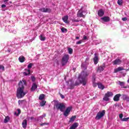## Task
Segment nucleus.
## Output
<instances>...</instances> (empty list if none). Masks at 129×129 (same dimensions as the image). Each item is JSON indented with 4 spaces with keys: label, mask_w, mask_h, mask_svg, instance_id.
<instances>
[{
    "label": "nucleus",
    "mask_w": 129,
    "mask_h": 129,
    "mask_svg": "<svg viewBox=\"0 0 129 129\" xmlns=\"http://www.w3.org/2000/svg\"><path fill=\"white\" fill-rule=\"evenodd\" d=\"M89 75V74L88 72H82L81 75L79 76L78 81H77L75 84H73L72 80H69L68 82L69 85H70V88H69V89H73L74 88V86L79 85L80 83H82L83 85H86V82L87 81L86 77H87Z\"/></svg>",
    "instance_id": "f257e3e1"
},
{
    "label": "nucleus",
    "mask_w": 129,
    "mask_h": 129,
    "mask_svg": "<svg viewBox=\"0 0 129 129\" xmlns=\"http://www.w3.org/2000/svg\"><path fill=\"white\" fill-rule=\"evenodd\" d=\"M26 81L23 80L22 81H20L17 91V96L18 98H23V97L28 93V91H24V89H25L24 85H26Z\"/></svg>",
    "instance_id": "f03ea898"
},
{
    "label": "nucleus",
    "mask_w": 129,
    "mask_h": 129,
    "mask_svg": "<svg viewBox=\"0 0 129 129\" xmlns=\"http://www.w3.org/2000/svg\"><path fill=\"white\" fill-rule=\"evenodd\" d=\"M69 54H64L61 59V64L62 66H64L66 65L67 63H68V61L69 60Z\"/></svg>",
    "instance_id": "7ed1b4c3"
},
{
    "label": "nucleus",
    "mask_w": 129,
    "mask_h": 129,
    "mask_svg": "<svg viewBox=\"0 0 129 129\" xmlns=\"http://www.w3.org/2000/svg\"><path fill=\"white\" fill-rule=\"evenodd\" d=\"M104 114H105V110H104L102 111L98 112L95 117V119L97 120L100 119L103 117V116H104Z\"/></svg>",
    "instance_id": "20e7f679"
},
{
    "label": "nucleus",
    "mask_w": 129,
    "mask_h": 129,
    "mask_svg": "<svg viewBox=\"0 0 129 129\" xmlns=\"http://www.w3.org/2000/svg\"><path fill=\"white\" fill-rule=\"evenodd\" d=\"M56 107L57 109H59L60 111H64V109L66 108V106H65V104L61 103H58L56 105Z\"/></svg>",
    "instance_id": "39448f33"
},
{
    "label": "nucleus",
    "mask_w": 129,
    "mask_h": 129,
    "mask_svg": "<svg viewBox=\"0 0 129 129\" xmlns=\"http://www.w3.org/2000/svg\"><path fill=\"white\" fill-rule=\"evenodd\" d=\"M72 108L71 107H69L67 108L65 111L63 112V115L64 116H68L69 115V114L70 113V112L71 111V109Z\"/></svg>",
    "instance_id": "423d86ee"
},
{
    "label": "nucleus",
    "mask_w": 129,
    "mask_h": 129,
    "mask_svg": "<svg viewBox=\"0 0 129 129\" xmlns=\"http://www.w3.org/2000/svg\"><path fill=\"white\" fill-rule=\"evenodd\" d=\"M42 13H51V9L48 8H42L39 10Z\"/></svg>",
    "instance_id": "0eeeda50"
},
{
    "label": "nucleus",
    "mask_w": 129,
    "mask_h": 129,
    "mask_svg": "<svg viewBox=\"0 0 129 129\" xmlns=\"http://www.w3.org/2000/svg\"><path fill=\"white\" fill-rule=\"evenodd\" d=\"M113 65H119L121 63V60L119 59H116L115 60L112 61Z\"/></svg>",
    "instance_id": "6e6552de"
},
{
    "label": "nucleus",
    "mask_w": 129,
    "mask_h": 129,
    "mask_svg": "<svg viewBox=\"0 0 129 129\" xmlns=\"http://www.w3.org/2000/svg\"><path fill=\"white\" fill-rule=\"evenodd\" d=\"M101 20L103 21H102V23H103V22H109V21H110V18H109V17H104L101 18Z\"/></svg>",
    "instance_id": "1a4fd4ad"
},
{
    "label": "nucleus",
    "mask_w": 129,
    "mask_h": 129,
    "mask_svg": "<svg viewBox=\"0 0 129 129\" xmlns=\"http://www.w3.org/2000/svg\"><path fill=\"white\" fill-rule=\"evenodd\" d=\"M78 125H79L78 122H75L72 126H71L70 129H76L77 127H78Z\"/></svg>",
    "instance_id": "9d476101"
},
{
    "label": "nucleus",
    "mask_w": 129,
    "mask_h": 129,
    "mask_svg": "<svg viewBox=\"0 0 129 129\" xmlns=\"http://www.w3.org/2000/svg\"><path fill=\"white\" fill-rule=\"evenodd\" d=\"M98 15L99 17H102L104 15V11L102 10H99L98 11Z\"/></svg>",
    "instance_id": "9b49d317"
},
{
    "label": "nucleus",
    "mask_w": 129,
    "mask_h": 129,
    "mask_svg": "<svg viewBox=\"0 0 129 129\" xmlns=\"http://www.w3.org/2000/svg\"><path fill=\"white\" fill-rule=\"evenodd\" d=\"M27 122L28 121L27 120V119H24L23 122H22V126L23 127V128H26L27 127Z\"/></svg>",
    "instance_id": "f8f14e48"
},
{
    "label": "nucleus",
    "mask_w": 129,
    "mask_h": 129,
    "mask_svg": "<svg viewBox=\"0 0 129 129\" xmlns=\"http://www.w3.org/2000/svg\"><path fill=\"white\" fill-rule=\"evenodd\" d=\"M77 16L79 18H85V16L83 14V12H81V11H79L77 14Z\"/></svg>",
    "instance_id": "ddd939ff"
},
{
    "label": "nucleus",
    "mask_w": 129,
    "mask_h": 129,
    "mask_svg": "<svg viewBox=\"0 0 129 129\" xmlns=\"http://www.w3.org/2000/svg\"><path fill=\"white\" fill-rule=\"evenodd\" d=\"M121 94H117L116 95L114 98H113V100L114 101H118L119 100V97H120Z\"/></svg>",
    "instance_id": "4468645a"
},
{
    "label": "nucleus",
    "mask_w": 129,
    "mask_h": 129,
    "mask_svg": "<svg viewBox=\"0 0 129 129\" xmlns=\"http://www.w3.org/2000/svg\"><path fill=\"white\" fill-rule=\"evenodd\" d=\"M36 88H38V86H37V84H36V83H33L31 87V91H34V90H36Z\"/></svg>",
    "instance_id": "2eb2a0df"
},
{
    "label": "nucleus",
    "mask_w": 129,
    "mask_h": 129,
    "mask_svg": "<svg viewBox=\"0 0 129 129\" xmlns=\"http://www.w3.org/2000/svg\"><path fill=\"white\" fill-rule=\"evenodd\" d=\"M105 67H104V66L99 67L98 68L97 72H102V71H103V70H104Z\"/></svg>",
    "instance_id": "dca6fc26"
},
{
    "label": "nucleus",
    "mask_w": 129,
    "mask_h": 129,
    "mask_svg": "<svg viewBox=\"0 0 129 129\" xmlns=\"http://www.w3.org/2000/svg\"><path fill=\"white\" fill-rule=\"evenodd\" d=\"M26 72H23V75L27 76V75H30L31 74V71L29 69L25 70Z\"/></svg>",
    "instance_id": "f3484780"
},
{
    "label": "nucleus",
    "mask_w": 129,
    "mask_h": 129,
    "mask_svg": "<svg viewBox=\"0 0 129 129\" xmlns=\"http://www.w3.org/2000/svg\"><path fill=\"white\" fill-rule=\"evenodd\" d=\"M25 57H24L23 56H21L19 57V62H21V63H23V62H25Z\"/></svg>",
    "instance_id": "a211bd4d"
},
{
    "label": "nucleus",
    "mask_w": 129,
    "mask_h": 129,
    "mask_svg": "<svg viewBox=\"0 0 129 129\" xmlns=\"http://www.w3.org/2000/svg\"><path fill=\"white\" fill-rule=\"evenodd\" d=\"M94 62L95 64H97V63H98V57H97V55H96V53L95 54Z\"/></svg>",
    "instance_id": "6ab92c4d"
},
{
    "label": "nucleus",
    "mask_w": 129,
    "mask_h": 129,
    "mask_svg": "<svg viewBox=\"0 0 129 129\" xmlns=\"http://www.w3.org/2000/svg\"><path fill=\"white\" fill-rule=\"evenodd\" d=\"M10 116H6L4 119V123H8V122L10 121Z\"/></svg>",
    "instance_id": "aec40b11"
},
{
    "label": "nucleus",
    "mask_w": 129,
    "mask_h": 129,
    "mask_svg": "<svg viewBox=\"0 0 129 129\" xmlns=\"http://www.w3.org/2000/svg\"><path fill=\"white\" fill-rule=\"evenodd\" d=\"M98 87L102 90H103V89H104V86H103V85H102V84L101 83L98 84Z\"/></svg>",
    "instance_id": "412c9836"
},
{
    "label": "nucleus",
    "mask_w": 129,
    "mask_h": 129,
    "mask_svg": "<svg viewBox=\"0 0 129 129\" xmlns=\"http://www.w3.org/2000/svg\"><path fill=\"white\" fill-rule=\"evenodd\" d=\"M118 84H119V85L121 86L123 88H126V87H124V82L118 81Z\"/></svg>",
    "instance_id": "4be33fe9"
},
{
    "label": "nucleus",
    "mask_w": 129,
    "mask_h": 129,
    "mask_svg": "<svg viewBox=\"0 0 129 129\" xmlns=\"http://www.w3.org/2000/svg\"><path fill=\"white\" fill-rule=\"evenodd\" d=\"M62 20L64 23H68V16H66L63 18H62Z\"/></svg>",
    "instance_id": "5701e85b"
},
{
    "label": "nucleus",
    "mask_w": 129,
    "mask_h": 129,
    "mask_svg": "<svg viewBox=\"0 0 129 129\" xmlns=\"http://www.w3.org/2000/svg\"><path fill=\"white\" fill-rule=\"evenodd\" d=\"M76 119V116H72V117L70 118L69 122H73L74 120Z\"/></svg>",
    "instance_id": "b1692460"
},
{
    "label": "nucleus",
    "mask_w": 129,
    "mask_h": 129,
    "mask_svg": "<svg viewBox=\"0 0 129 129\" xmlns=\"http://www.w3.org/2000/svg\"><path fill=\"white\" fill-rule=\"evenodd\" d=\"M40 40L41 41H45L46 40V37L44 35L41 34L40 37Z\"/></svg>",
    "instance_id": "393cba45"
},
{
    "label": "nucleus",
    "mask_w": 129,
    "mask_h": 129,
    "mask_svg": "<svg viewBox=\"0 0 129 129\" xmlns=\"http://www.w3.org/2000/svg\"><path fill=\"white\" fill-rule=\"evenodd\" d=\"M122 70H123L122 68L118 67V68L114 70V72H115V73H116L119 72V71H121Z\"/></svg>",
    "instance_id": "a878e982"
},
{
    "label": "nucleus",
    "mask_w": 129,
    "mask_h": 129,
    "mask_svg": "<svg viewBox=\"0 0 129 129\" xmlns=\"http://www.w3.org/2000/svg\"><path fill=\"white\" fill-rule=\"evenodd\" d=\"M105 95L108 96V97H111V96H112V95H113V94L112 92H107V93L105 94Z\"/></svg>",
    "instance_id": "bb28decb"
},
{
    "label": "nucleus",
    "mask_w": 129,
    "mask_h": 129,
    "mask_svg": "<svg viewBox=\"0 0 129 129\" xmlns=\"http://www.w3.org/2000/svg\"><path fill=\"white\" fill-rule=\"evenodd\" d=\"M43 98H45V95L44 94H40L39 97V100H42Z\"/></svg>",
    "instance_id": "cd10ccee"
},
{
    "label": "nucleus",
    "mask_w": 129,
    "mask_h": 129,
    "mask_svg": "<svg viewBox=\"0 0 129 129\" xmlns=\"http://www.w3.org/2000/svg\"><path fill=\"white\" fill-rule=\"evenodd\" d=\"M18 103L19 105H23V104H25V100H19Z\"/></svg>",
    "instance_id": "c85d7f7f"
},
{
    "label": "nucleus",
    "mask_w": 129,
    "mask_h": 129,
    "mask_svg": "<svg viewBox=\"0 0 129 129\" xmlns=\"http://www.w3.org/2000/svg\"><path fill=\"white\" fill-rule=\"evenodd\" d=\"M123 98L124 100H126V101H128L129 100V97H127V96L124 95L123 96Z\"/></svg>",
    "instance_id": "c756f323"
},
{
    "label": "nucleus",
    "mask_w": 129,
    "mask_h": 129,
    "mask_svg": "<svg viewBox=\"0 0 129 129\" xmlns=\"http://www.w3.org/2000/svg\"><path fill=\"white\" fill-rule=\"evenodd\" d=\"M68 51L69 54H72V53H73V49L71 48H69Z\"/></svg>",
    "instance_id": "7c9ffc66"
},
{
    "label": "nucleus",
    "mask_w": 129,
    "mask_h": 129,
    "mask_svg": "<svg viewBox=\"0 0 129 129\" xmlns=\"http://www.w3.org/2000/svg\"><path fill=\"white\" fill-rule=\"evenodd\" d=\"M92 80L93 81V84H94L95 83V75L94 74L93 75Z\"/></svg>",
    "instance_id": "2f4dec72"
},
{
    "label": "nucleus",
    "mask_w": 129,
    "mask_h": 129,
    "mask_svg": "<svg viewBox=\"0 0 129 129\" xmlns=\"http://www.w3.org/2000/svg\"><path fill=\"white\" fill-rule=\"evenodd\" d=\"M109 97L107 96L106 95H105V97L103 98V100L105 101H108L109 100V98H108Z\"/></svg>",
    "instance_id": "473e14b6"
},
{
    "label": "nucleus",
    "mask_w": 129,
    "mask_h": 129,
    "mask_svg": "<svg viewBox=\"0 0 129 129\" xmlns=\"http://www.w3.org/2000/svg\"><path fill=\"white\" fill-rule=\"evenodd\" d=\"M117 4L119 6H121L122 5V0H118Z\"/></svg>",
    "instance_id": "72a5a7b5"
},
{
    "label": "nucleus",
    "mask_w": 129,
    "mask_h": 129,
    "mask_svg": "<svg viewBox=\"0 0 129 129\" xmlns=\"http://www.w3.org/2000/svg\"><path fill=\"white\" fill-rule=\"evenodd\" d=\"M45 104H46V101H42L40 103V105H41V106H44V105H45Z\"/></svg>",
    "instance_id": "f704fd0d"
},
{
    "label": "nucleus",
    "mask_w": 129,
    "mask_h": 129,
    "mask_svg": "<svg viewBox=\"0 0 129 129\" xmlns=\"http://www.w3.org/2000/svg\"><path fill=\"white\" fill-rule=\"evenodd\" d=\"M128 119H129V117L123 118L121 119V121H127V120H128Z\"/></svg>",
    "instance_id": "c9c22d12"
},
{
    "label": "nucleus",
    "mask_w": 129,
    "mask_h": 129,
    "mask_svg": "<svg viewBox=\"0 0 129 129\" xmlns=\"http://www.w3.org/2000/svg\"><path fill=\"white\" fill-rule=\"evenodd\" d=\"M61 31L62 32V33H65V32H67V29L64 27H62L61 28Z\"/></svg>",
    "instance_id": "e433bc0d"
},
{
    "label": "nucleus",
    "mask_w": 129,
    "mask_h": 129,
    "mask_svg": "<svg viewBox=\"0 0 129 129\" xmlns=\"http://www.w3.org/2000/svg\"><path fill=\"white\" fill-rule=\"evenodd\" d=\"M0 70L5 71V67H4L3 65L0 66Z\"/></svg>",
    "instance_id": "4c0bfd02"
},
{
    "label": "nucleus",
    "mask_w": 129,
    "mask_h": 129,
    "mask_svg": "<svg viewBox=\"0 0 129 129\" xmlns=\"http://www.w3.org/2000/svg\"><path fill=\"white\" fill-rule=\"evenodd\" d=\"M32 67H33V63H30L28 64V69H30V68H32Z\"/></svg>",
    "instance_id": "58836bf2"
},
{
    "label": "nucleus",
    "mask_w": 129,
    "mask_h": 129,
    "mask_svg": "<svg viewBox=\"0 0 129 129\" xmlns=\"http://www.w3.org/2000/svg\"><path fill=\"white\" fill-rule=\"evenodd\" d=\"M82 40H79V41L76 42L77 45H79V44H81L82 43Z\"/></svg>",
    "instance_id": "ea45409f"
},
{
    "label": "nucleus",
    "mask_w": 129,
    "mask_h": 129,
    "mask_svg": "<svg viewBox=\"0 0 129 129\" xmlns=\"http://www.w3.org/2000/svg\"><path fill=\"white\" fill-rule=\"evenodd\" d=\"M31 80L33 81V82H35V81L36 80V78L35 77H31Z\"/></svg>",
    "instance_id": "a19ab883"
},
{
    "label": "nucleus",
    "mask_w": 129,
    "mask_h": 129,
    "mask_svg": "<svg viewBox=\"0 0 129 129\" xmlns=\"http://www.w3.org/2000/svg\"><path fill=\"white\" fill-rule=\"evenodd\" d=\"M48 123L44 122V123H42L40 124V125L41 126H43V125H48Z\"/></svg>",
    "instance_id": "79ce46f5"
},
{
    "label": "nucleus",
    "mask_w": 129,
    "mask_h": 129,
    "mask_svg": "<svg viewBox=\"0 0 129 129\" xmlns=\"http://www.w3.org/2000/svg\"><path fill=\"white\" fill-rule=\"evenodd\" d=\"M123 116V115H122V114H120L119 115V118H120L121 119H122V117Z\"/></svg>",
    "instance_id": "37998d69"
},
{
    "label": "nucleus",
    "mask_w": 129,
    "mask_h": 129,
    "mask_svg": "<svg viewBox=\"0 0 129 129\" xmlns=\"http://www.w3.org/2000/svg\"><path fill=\"white\" fill-rule=\"evenodd\" d=\"M72 22H79V20H76V19H73Z\"/></svg>",
    "instance_id": "c03bdc74"
},
{
    "label": "nucleus",
    "mask_w": 129,
    "mask_h": 129,
    "mask_svg": "<svg viewBox=\"0 0 129 129\" xmlns=\"http://www.w3.org/2000/svg\"><path fill=\"white\" fill-rule=\"evenodd\" d=\"M82 68H84V69H86V67L84 65V63L82 64Z\"/></svg>",
    "instance_id": "a18cd8bd"
},
{
    "label": "nucleus",
    "mask_w": 129,
    "mask_h": 129,
    "mask_svg": "<svg viewBox=\"0 0 129 129\" xmlns=\"http://www.w3.org/2000/svg\"><path fill=\"white\" fill-rule=\"evenodd\" d=\"M45 116H46V115L44 114V115L41 116L40 117V118L43 119V117H45Z\"/></svg>",
    "instance_id": "49530a36"
},
{
    "label": "nucleus",
    "mask_w": 129,
    "mask_h": 129,
    "mask_svg": "<svg viewBox=\"0 0 129 129\" xmlns=\"http://www.w3.org/2000/svg\"><path fill=\"white\" fill-rule=\"evenodd\" d=\"M83 40H87V37L86 36H84Z\"/></svg>",
    "instance_id": "de8ad7c7"
},
{
    "label": "nucleus",
    "mask_w": 129,
    "mask_h": 129,
    "mask_svg": "<svg viewBox=\"0 0 129 129\" xmlns=\"http://www.w3.org/2000/svg\"><path fill=\"white\" fill-rule=\"evenodd\" d=\"M122 20L123 21H126L127 19H126V17H124V18H122Z\"/></svg>",
    "instance_id": "09e8293b"
},
{
    "label": "nucleus",
    "mask_w": 129,
    "mask_h": 129,
    "mask_svg": "<svg viewBox=\"0 0 129 129\" xmlns=\"http://www.w3.org/2000/svg\"><path fill=\"white\" fill-rule=\"evenodd\" d=\"M17 111H18V114H20V113H21V109H18Z\"/></svg>",
    "instance_id": "8fccbe9b"
},
{
    "label": "nucleus",
    "mask_w": 129,
    "mask_h": 129,
    "mask_svg": "<svg viewBox=\"0 0 129 129\" xmlns=\"http://www.w3.org/2000/svg\"><path fill=\"white\" fill-rule=\"evenodd\" d=\"M2 9H4V8H6V5L4 4L2 5Z\"/></svg>",
    "instance_id": "3c124183"
},
{
    "label": "nucleus",
    "mask_w": 129,
    "mask_h": 129,
    "mask_svg": "<svg viewBox=\"0 0 129 129\" xmlns=\"http://www.w3.org/2000/svg\"><path fill=\"white\" fill-rule=\"evenodd\" d=\"M79 39H80V37H79L78 36L76 37V40H79Z\"/></svg>",
    "instance_id": "603ef678"
},
{
    "label": "nucleus",
    "mask_w": 129,
    "mask_h": 129,
    "mask_svg": "<svg viewBox=\"0 0 129 129\" xmlns=\"http://www.w3.org/2000/svg\"><path fill=\"white\" fill-rule=\"evenodd\" d=\"M4 3H7V2H9V0H4Z\"/></svg>",
    "instance_id": "864d4df0"
},
{
    "label": "nucleus",
    "mask_w": 129,
    "mask_h": 129,
    "mask_svg": "<svg viewBox=\"0 0 129 129\" xmlns=\"http://www.w3.org/2000/svg\"><path fill=\"white\" fill-rule=\"evenodd\" d=\"M64 97H64L63 95H61V98H64Z\"/></svg>",
    "instance_id": "5fc2aeb1"
},
{
    "label": "nucleus",
    "mask_w": 129,
    "mask_h": 129,
    "mask_svg": "<svg viewBox=\"0 0 129 129\" xmlns=\"http://www.w3.org/2000/svg\"><path fill=\"white\" fill-rule=\"evenodd\" d=\"M33 118H34V117H31L30 119H33Z\"/></svg>",
    "instance_id": "6e6d98bb"
},
{
    "label": "nucleus",
    "mask_w": 129,
    "mask_h": 129,
    "mask_svg": "<svg viewBox=\"0 0 129 129\" xmlns=\"http://www.w3.org/2000/svg\"><path fill=\"white\" fill-rule=\"evenodd\" d=\"M94 86H96V85H95Z\"/></svg>",
    "instance_id": "4d7b16f0"
}]
</instances>
